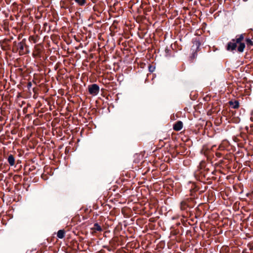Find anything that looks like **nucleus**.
Segmentation results:
<instances>
[{"mask_svg":"<svg viewBox=\"0 0 253 253\" xmlns=\"http://www.w3.org/2000/svg\"><path fill=\"white\" fill-rule=\"evenodd\" d=\"M14 46L17 50H19L20 55H24L28 53L29 51L28 46L26 44V40L23 39L21 42L17 43L16 42H13Z\"/></svg>","mask_w":253,"mask_h":253,"instance_id":"obj_1","label":"nucleus"},{"mask_svg":"<svg viewBox=\"0 0 253 253\" xmlns=\"http://www.w3.org/2000/svg\"><path fill=\"white\" fill-rule=\"evenodd\" d=\"M244 39V34H241L239 36V37L235 40V42L239 44V46L238 47V51L240 52H242L244 51V49L245 47V44L243 42H242V41Z\"/></svg>","mask_w":253,"mask_h":253,"instance_id":"obj_2","label":"nucleus"},{"mask_svg":"<svg viewBox=\"0 0 253 253\" xmlns=\"http://www.w3.org/2000/svg\"><path fill=\"white\" fill-rule=\"evenodd\" d=\"M88 91L92 95H97L99 91V87L96 84H92L88 86Z\"/></svg>","mask_w":253,"mask_h":253,"instance_id":"obj_3","label":"nucleus"},{"mask_svg":"<svg viewBox=\"0 0 253 253\" xmlns=\"http://www.w3.org/2000/svg\"><path fill=\"white\" fill-rule=\"evenodd\" d=\"M232 42H229L227 46V49L228 50H233L237 47V43L235 42L234 39L232 40Z\"/></svg>","mask_w":253,"mask_h":253,"instance_id":"obj_4","label":"nucleus"},{"mask_svg":"<svg viewBox=\"0 0 253 253\" xmlns=\"http://www.w3.org/2000/svg\"><path fill=\"white\" fill-rule=\"evenodd\" d=\"M183 126V124L181 121L177 122L173 126V129L176 131L181 130Z\"/></svg>","mask_w":253,"mask_h":253,"instance_id":"obj_5","label":"nucleus"},{"mask_svg":"<svg viewBox=\"0 0 253 253\" xmlns=\"http://www.w3.org/2000/svg\"><path fill=\"white\" fill-rule=\"evenodd\" d=\"M41 52V47L40 44H37L35 46L33 55L38 56Z\"/></svg>","mask_w":253,"mask_h":253,"instance_id":"obj_6","label":"nucleus"},{"mask_svg":"<svg viewBox=\"0 0 253 253\" xmlns=\"http://www.w3.org/2000/svg\"><path fill=\"white\" fill-rule=\"evenodd\" d=\"M7 161L11 166H13L15 165V159L12 155L10 154L9 155Z\"/></svg>","mask_w":253,"mask_h":253,"instance_id":"obj_7","label":"nucleus"},{"mask_svg":"<svg viewBox=\"0 0 253 253\" xmlns=\"http://www.w3.org/2000/svg\"><path fill=\"white\" fill-rule=\"evenodd\" d=\"M230 105L234 109H237L239 107V103L238 101H231L229 102Z\"/></svg>","mask_w":253,"mask_h":253,"instance_id":"obj_8","label":"nucleus"},{"mask_svg":"<svg viewBox=\"0 0 253 253\" xmlns=\"http://www.w3.org/2000/svg\"><path fill=\"white\" fill-rule=\"evenodd\" d=\"M94 232L101 231L102 228L98 223H95L91 229Z\"/></svg>","mask_w":253,"mask_h":253,"instance_id":"obj_9","label":"nucleus"},{"mask_svg":"<svg viewBox=\"0 0 253 253\" xmlns=\"http://www.w3.org/2000/svg\"><path fill=\"white\" fill-rule=\"evenodd\" d=\"M188 207L187 203L185 201H182L180 203V209L181 211L186 210Z\"/></svg>","mask_w":253,"mask_h":253,"instance_id":"obj_10","label":"nucleus"},{"mask_svg":"<svg viewBox=\"0 0 253 253\" xmlns=\"http://www.w3.org/2000/svg\"><path fill=\"white\" fill-rule=\"evenodd\" d=\"M65 231L64 230H59L57 234V237L60 239H62L64 237Z\"/></svg>","mask_w":253,"mask_h":253,"instance_id":"obj_11","label":"nucleus"},{"mask_svg":"<svg viewBox=\"0 0 253 253\" xmlns=\"http://www.w3.org/2000/svg\"><path fill=\"white\" fill-rule=\"evenodd\" d=\"M75 1L80 6H83L86 3V0H75Z\"/></svg>","mask_w":253,"mask_h":253,"instance_id":"obj_12","label":"nucleus"},{"mask_svg":"<svg viewBox=\"0 0 253 253\" xmlns=\"http://www.w3.org/2000/svg\"><path fill=\"white\" fill-rule=\"evenodd\" d=\"M192 186H193V188H192L190 189V192H191L190 195L192 196H194V193H195V192L197 191L198 190V188L195 185H192Z\"/></svg>","mask_w":253,"mask_h":253,"instance_id":"obj_13","label":"nucleus"},{"mask_svg":"<svg viewBox=\"0 0 253 253\" xmlns=\"http://www.w3.org/2000/svg\"><path fill=\"white\" fill-rule=\"evenodd\" d=\"M29 40L30 42H33L34 43H36L37 41V36H31L29 37Z\"/></svg>","mask_w":253,"mask_h":253,"instance_id":"obj_14","label":"nucleus"},{"mask_svg":"<svg viewBox=\"0 0 253 253\" xmlns=\"http://www.w3.org/2000/svg\"><path fill=\"white\" fill-rule=\"evenodd\" d=\"M247 44L248 45H253V42L250 39H248L246 40Z\"/></svg>","mask_w":253,"mask_h":253,"instance_id":"obj_15","label":"nucleus"},{"mask_svg":"<svg viewBox=\"0 0 253 253\" xmlns=\"http://www.w3.org/2000/svg\"><path fill=\"white\" fill-rule=\"evenodd\" d=\"M168 49L167 48H166V52H168Z\"/></svg>","mask_w":253,"mask_h":253,"instance_id":"obj_16","label":"nucleus"}]
</instances>
